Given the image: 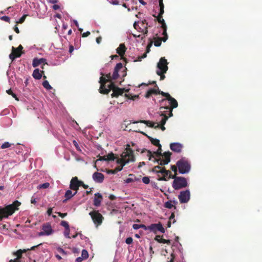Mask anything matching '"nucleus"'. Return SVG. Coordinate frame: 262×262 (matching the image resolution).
Listing matches in <instances>:
<instances>
[{
  "label": "nucleus",
  "mask_w": 262,
  "mask_h": 262,
  "mask_svg": "<svg viewBox=\"0 0 262 262\" xmlns=\"http://www.w3.org/2000/svg\"><path fill=\"white\" fill-rule=\"evenodd\" d=\"M122 68V63H118L116 65L112 75L110 74H107L106 75L107 79L103 76L100 77L99 82L100 83V92L101 93L108 94L111 90H112L113 91L112 94L113 97H117L123 93L124 89L116 87L112 83L106 84L107 81L115 80L118 77V72Z\"/></svg>",
  "instance_id": "nucleus-1"
},
{
  "label": "nucleus",
  "mask_w": 262,
  "mask_h": 262,
  "mask_svg": "<svg viewBox=\"0 0 262 262\" xmlns=\"http://www.w3.org/2000/svg\"><path fill=\"white\" fill-rule=\"evenodd\" d=\"M135 161V158L133 155V151L129 148H126L121 155L120 158H117L116 163L119 166L116 167L115 169L111 170L108 173L115 174V173L121 171L123 167L127 163Z\"/></svg>",
  "instance_id": "nucleus-2"
},
{
  "label": "nucleus",
  "mask_w": 262,
  "mask_h": 262,
  "mask_svg": "<svg viewBox=\"0 0 262 262\" xmlns=\"http://www.w3.org/2000/svg\"><path fill=\"white\" fill-rule=\"evenodd\" d=\"M160 119H158V121H159L160 123L159 122H152L150 121H146V120H142L140 121H136L134 123H138L141 122L145 124L147 126L150 127H154V128H159L160 127L161 129L162 130H164L165 129V127L164 126V125L165 124L167 120L168 119V117L166 115L164 114H161L160 115Z\"/></svg>",
  "instance_id": "nucleus-3"
},
{
  "label": "nucleus",
  "mask_w": 262,
  "mask_h": 262,
  "mask_svg": "<svg viewBox=\"0 0 262 262\" xmlns=\"http://www.w3.org/2000/svg\"><path fill=\"white\" fill-rule=\"evenodd\" d=\"M20 205L18 201H15L12 204L9 205L5 208H0V217L7 218L9 215H12L16 210H17V207Z\"/></svg>",
  "instance_id": "nucleus-4"
},
{
  "label": "nucleus",
  "mask_w": 262,
  "mask_h": 262,
  "mask_svg": "<svg viewBox=\"0 0 262 262\" xmlns=\"http://www.w3.org/2000/svg\"><path fill=\"white\" fill-rule=\"evenodd\" d=\"M168 62L165 57L160 58L159 62L157 64V74L160 76V80H163L165 78L164 75L168 70Z\"/></svg>",
  "instance_id": "nucleus-5"
},
{
  "label": "nucleus",
  "mask_w": 262,
  "mask_h": 262,
  "mask_svg": "<svg viewBox=\"0 0 262 262\" xmlns=\"http://www.w3.org/2000/svg\"><path fill=\"white\" fill-rule=\"evenodd\" d=\"M179 171L181 174L188 173L190 170V164L187 159L183 158L177 162Z\"/></svg>",
  "instance_id": "nucleus-6"
},
{
  "label": "nucleus",
  "mask_w": 262,
  "mask_h": 262,
  "mask_svg": "<svg viewBox=\"0 0 262 262\" xmlns=\"http://www.w3.org/2000/svg\"><path fill=\"white\" fill-rule=\"evenodd\" d=\"M172 179H174L172 183V187L176 190H178L186 187L188 183L186 179L184 177H172Z\"/></svg>",
  "instance_id": "nucleus-7"
},
{
  "label": "nucleus",
  "mask_w": 262,
  "mask_h": 262,
  "mask_svg": "<svg viewBox=\"0 0 262 262\" xmlns=\"http://www.w3.org/2000/svg\"><path fill=\"white\" fill-rule=\"evenodd\" d=\"M54 232L51 225L47 223L42 225L41 231L38 233L39 236H49L52 235Z\"/></svg>",
  "instance_id": "nucleus-8"
},
{
  "label": "nucleus",
  "mask_w": 262,
  "mask_h": 262,
  "mask_svg": "<svg viewBox=\"0 0 262 262\" xmlns=\"http://www.w3.org/2000/svg\"><path fill=\"white\" fill-rule=\"evenodd\" d=\"M89 214L91 215L94 223L96 226H98L101 224L103 217L97 211L90 212Z\"/></svg>",
  "instance_id": "nucleus-9"
},
{
  "label": "nucleus",
  "mask_w": 262,
  "mask_h": 262,
  "mask_svg": "<svg viewBox=\"0 0 262 262\" xmlns=\"http://www.w3.org/2000/svg\"><path fill=\"white\" fill-rule=\"evenodd\" d=\"M134 27L136 30H139L140 32H143L144 36L146 35L148 33L147 30V23L146 20H144L141 23V26L138 25V22H135Z\"/></svg>",
  "instance_id": "nucleus-10"
},
{
  "label": "nucleus",
  "mask_w": 262,
  "mask_h": 262,
  "mask_svg": "<svg viewBox=\"0 0 262 262\" xmlns=\"http://www.w3.org/2000/svg\"><path fill=\"white\" fill-rule=\"evenodd\" d=\"M190 193L189 190L181 191L178 198L181 203H187L190 200Z\"/></svg>",
  "instance_id": "nucleus-11"
},
{
  "label": "nucleus",
  "mask_w": 262,
  "mask_h": 262,
  "mask_svg": "<svg viewBox=\"0 0 262 262\" xmlns=\"http://www.w3.org/2000/svg\"><path fill=\"white\" fill-rule=\"evenodd\" d=\"M42 244H38V245L37 246H32V247H31L30 249H28L27 250H26V249H24L23 250V251L21 250H18L15 253V255L16 256H17V258H15V259H11L10 260V262H18V259L21 257V254H22V253L23 252H26L27 251V250H35V249L36 248H38L39 249H40L41 248H42Z\"/></svg>",
  "instance_id": "nucleus-12"
},
{
  "label": "nucleus",
  "mask_w": 262,
  "mask_h": 262,
  "mask_svg": "<svg viewBox=\"0 0 262 262\" xmlns=\"http://www.w3.org/2000/svg\"><path fill=\"white\" fill-rule=\"evenodd\" d=\"M149 230L151 232H153L155 233H156L157 231H160L161 233L165 232V229L162 226V225L161 223L158 224H152L149 226Z\"/></svg>",
  "instance_id": "nucleus-13"
},
{
  "label": "nucleus",
  "mask_w": 262,
  "mask_h": 262,
  "mask_svg": "<svg viewBox=\"0 0 262 262\" xmlns=\"http://www.w3.org/2000/svg\"><path fill=\"white\" fill-rule=\"evenodd\" d=\"M23 49V47L21 45H19L17 48L12 47V52L9 55L10 58L12 60H13L16 57H20L21 54V50Z\"/></svg>",
  "instance_id": "nucleus-14"
},
{
  "label": "nucleus",
  "mask_w": 262,
  "mask_h": 262,
  "mask_svg": "<svg viewBox=\"0 0 262 262\" xmlns=\"http://www.w3.org/2000/svg\"><path fill=\"white\" fill-rule=\"evenodd\" d=\"M157 20H158V22L161 24V27L163 29L162 34L164 35V37L163 38L162 40L163 41L165 42L166 41V40L168 38V36H167V35L166 33V29H167L166 25L165 23L164 19L162 18V16H160L158 15Z\"/></svg>",
  "instance_id": "nucleus-15"
},
{
  "label": "nucleus",
  "mask_w": 262,
  "mask_h": 262,
  "mask_svg": "<svg viewBox=\"0 0 262 262\" xmlns=\"http://www.w3.org/2000/svg\"><path fill=\"white\" fill-rule=\"evenodd\" d=\"M81 183H82V181H79L77 177H74L71 180L70 188L71 189L77 192V190L79 187L81 186Z\"/></svg>",
  "instance_id": "nucleus-16"
},
{
  "label": "nucleus",
  "mask_w": 262,
  "mask_h": 262,
  "mask_svg": "<svg viewBox=\"0 0 262 262\" xmlns=\"http://www.w3.org/2000/svg\"><path fill=\"white\" fill-rule=\"evenodd\" d=\"M161 94L163 96L166 97V99L168 100L170 104L171 105V107L172 108H176L178 106V102L175 99L171 97L168 93H164L163 92H161Z\"/></svg>",
  "instance_id": "nucleus-17"
},
{
  "label": "nucleus",
  "mask_w": 262,
  "mask_h": 262,
  "mask_svg": "<svg viewBox=\"0 0 262 262\" xmlns=\"http://www.w3.org/2000/svg\"><path fill=\"white\" fill-rule=\"evenodd\" d=\"M92 178L95 182L101 183L104 180V176L102 173L95 172L93 173Z\"/></svg>",
  "instance_id": "nucleus-18"
},
{
  "label": "nucleus",
  "mask_w": 262,
  "mask_h": 262,
  "mask_svg": "<svg viewBox=\"0 0 262 262\" xmlns=\"http://www.w3.org/2000/svg\"><path fill=\"white\" fill-rule=\"evenodd\" d=\"M154 170L157 172L162 173L164 177L171 178L170 177L171 172L169 170H166L163 168H161L160 166H156Z\"/></svg>",
  "instance_id": "nucleus-19"
},
{
  "label": "nucleus",
  "mask_w": 262,
  "mask_h": 262,
  "mask_svg": "<svg viewBox=\"0 0 262 262\" xmlns=\"http://www.w3.org/2000/svg\"><path fill=\"white\" fill-rule=\"evenodd\" d=\"M183 147V144L178 142L172 143L170 145L171 150L176 152H180Z\"/></svg>",
  "instance_id": "nucleus-20"
},
{
  "label": "nucleus",
  "mask_w": 262,
  "mask_h": 262,
  "mask_svg": "<svg viewBox=\"0 0 262 262\" xmlns=\"http://www.w3.org/2000/svg\"><path fill=\"white\" fill-rule=\"evenodd\" d=\"M41 64H48V63L47 62V59L43 58H34L32 62V66L33 67H36L39 66Z\"/></svg>",
  "instance_id": "nucleus-21"
},
{
  "label": "nucleus",
  "mask_w": 262,
  "mask_h": 262,
  "mask_svg": "<svg viewBox=\"0 0 262 262\" xmlns=\"http://www.w3.org/2000/svg\"><path fill=\"white\" fill-rule=\"evenodd\" d=\"M102 201V195L99 193L95 194L94 205L96 206H99Z\"/></svg>",
  "instance_id": "nucleus-22"
},
{
  "label": "nucleus",
  "mask_w": 262,
  "mask_h": 262,
  "mask_svg": "<svg viewBox=\"0 0 262 262\" xmlns=\"http://www.w3.org/2000/svg\"><path fill=\"white\" fill-rule=\"evenodd\" d=\"M43 71H40L38 69H36L34 70L32 76L35 79H40L42 77V73Z\"/></svg>",
  "instance_id": "nucleus-23"
},
{
  "label": "nucleus",
  "mask_w": 262,
  "mask_h": 262,
  "mask_svg": "<svg viewBox=\"0 0 262 262\" xmlns=\"http://www.w3.org/2000/svg\"><path fill=\"white\" fill-rule=\"evenodd\" d=\"M77 193L76 191H75L74 193L72 192L71 190H68L64 194V196L66 198L65 200L63 201V203H65L67 200L70 199L72 197L75 195Z\"/></svg>",
  "instance_id": "nucleus-24"
},
{
  "label": "nucleus",
  "mask_w": 262,
  "mask_h": 262,
  "mask_svg": "<svg viewBox=\"0 0 262 262\" xmlns=\"http://www.w3.org/2000/svg\"><path fill=\"white\" fill-rule=\"evenodd\" d=\"M170 155L168 154H165L164 157L160 161V165H166L170 162Z\"/></svg>",
  "instance_id": "nucleus-25"
},
{
  "label": "nucleus",
  "mask_w": 262,
  "mask_h": 262,
  "mask_svg": "<svg viewBox=\"0 0 262 262\" xmlns=\"http://www.w3.org/2000/svg\"><path fill=\"white\" fill-rule=\"evenodd\" d=\"M151 143L154 145L159 147V149H158L157 151V152H155L154 153L156 154L157 155H161L160 150H161V145L159 143V140H158V139H152L151 140Z\"/></svg>",
  "instance_id": "nucleus-26"
},
{
  "label": "nucleus",
  "mask_w": 262,
  "mask_h": 262,
  "mask_svg": "<svg viewBox=\"0 0 262 262\" xmlns=\"http://www.w3.org/2000/svg\"><path fill=\"white\" fill-rule=\"evenodd\" d=\"M125 50L126 48L125 46L123 44H121L117 49V52L119 55L123 56L125 52Z\"/></svg>",
  "instance_id": "nucleus-27"
},
{
  "label": "nucleus",
  "mask_w": 262,
  "mask_h": 262,
  "mask_svg": "<svg viewBox=\"0 0 262 262\" xmlns=\"http://www.w3.org/2000/svg\"><path fill=\"white\" fill-rule=\"evenodd\" d=\"M155 240L160 243L167 244L170 243L169 240L163 239L159 235H157L156 236Z\"/></svg>",
  "instance_id": "nucleus-28"
},
{
  "label": "nucleus",
  "mask_w": 262,
  "mask_h": 262,
  "mask_svg": "<svg viewBox=\"0 0 262 262\" xmlns=\"http://www.w3.org/2000/svg\"><path fill=\"white\" fill-rule=\"evenodd\" d=\"M53 248L56 249L58 253L62 255H66L67 254V252L62 248L57 245H55Z\"/></svg>",
  "instance_id": "nucleus-29"
},
{
  "label": "nucleus",
  "mask_w": 262,
  "mask_h": 262,
  "mask_svg": "<svg viewBox=\"0 0 262 262\" xmlns=\"http://www.w3.org/2000/svg\"><path fill=\"white\" fill-rule=\"evenodd\" d=\"M50 186V183L48 182L42 184H39L37 186L38 189H45L48 188Z\"/></svg>",
  "instance_id": "nucleus-30"
},
{
  "label": "nucleus",
  "mask_w": 262,
  "mask_h": 262,
  "mask_svg": "<svg viewBox=\"0 0 262 262\" xmlns=\"http://www.w3.org/2000/svg\"><path fill=\"white\" fill-rule=\"evenodd\" d=\"M159 7H160V12L159 13V16H162L164 13V4L163 3V0H159Z\"/></svg>",
  "instance_id": "nucleus-31"
},
{
  "label": "nucleus",
  "mask_w": 262,
  "mask_h": 262,
  "mask_svg": "<svg viewBox=\"0 0 262 262\" xmlns=\"http://www.w3.org/2000/svg\"><path fill=\"white\" fill-rule=\"evenodd\" d=\"M42 85L47 90H50L52 89V86L47 80H45L42 82Z\"/></svg>",
  "instance_id": "nucleus-32"
},
{
  "label": "nucleus",
  "mask_w": 262,
  "mask_h": 262,
  "mask_svg": "<svg viewBox=\"0 0 262 262\" xmlns=\"http://www.w3.org/2000/svg\"><path fill=\"white\" fill-rule=\"evenodd\" d=\"M156 93H157V90H155V89H150L149 91H148V92H147V93H146V94L145 95V97L146 98H149L152 94H156Z\"/></svg>",
  "instance_id": "nucleus-33"
},
{
  "label": "nucleus",
  "mask_w": 262,
  "mask_h": 262,
  "mask_svg": "<svg viewBox=\"0 0 262 262\" xmlns=\"http://www.w3.org/2000/svg\"><path fill=\"white\" fill-rule=\"evenodd\" d=\"M173 206V204L171 201L166 202L164 204V207L168 209L171 208Z\"/></svg>",
  "instance_id": "nucleus-34"
},
{
  "label": "nucleus",
  "mask_w": 262,
  "mask_h": 262,
  "mask_svg": "<svg viewBox=\"0 0 262 262\" xmlns=\"http://www.w3.org/2000/svg\"><path fill=\"white\" fill-rule=\"evenodd\" d=\"M89 256V254L86 250H83L81 252V256L83 259H86Z\"/></svg>",
  "instance_id": "nucleus-35"
},
{
  "label": "nucleus",
  "mask_w": 262,
  "mask_h": 262,
  "mask_svg": "<svg viewBox=\"0 0 262 262\" xmlns=\"http://www.w3.org/2000/svg\"><path fill=\"white\" fill-rule=\"evenodd\" d=\"M146 152V155L148 157V160H151L152 158V155L151 152L149 150H144L142 151V152Z\"/></svg>",
  "instance_id": "nucleus-36"
},
{
  "label": "nucleus",
  "mask_w": 262,
  "mask_h": 262,
  "mask_svg": "<svg viewBox=\"0 0 262 262\" xmlns=\"http://www.w3.org/2000/svg\"><path fill=\"white\" fill-rule=\"evenodd\" d=\"M11 144L9 143L8 142H4L1 146L2 149H5L7 148H9L11 146Z\"/></svg>",
  "instance_id": "nucleus-37"
},
{
  "label": "nucleus",
  "mask_w": 262,
  "mask_h": 262,
  "mask_svg": "<svg viewBox=\"0 0 262 262\" xmlns=\"http://www.w3.org/2000/svg\"><path fill=\"white\" fill-rule=\"evenodd\" d=\"M64 235L66 237L70 238V228L65 229L64 231Z\"/></svg>",
  "instance_id": "nucleus-38"
},
{
  "label": "nucleus",
  "mask_w": 262,
  "mask_h": 262,
  "mask_svg": "<svg viewBox=\"0 0 262 262\" xmlns=\"http://www.w3.org/2000/svg\"><path fill=\"white\" fill-rule=\"evenodd\" d=\"M61 225L64 227L65 229L69 228V224L67 221H62L61 222Z\"/></svg>",
  "instance_id": "nucleus-39"
},
{
  "label": "nucleus",
  "mask_w": 262,
  "mask_h": 262,
  "mask_svg": "<svg viewBox=\"0 0 262 262\" xmlns=\"http://www.w3.org/2000/svg\"><path fill=\"white\" fill-rule=\"evenodd\" d=\"M26 16V15H24L21 18L16 21V23H23L25 21Z\"/></svg>",
  "instance_id": "nucleus-40"
},
{
  "label": "nucleus",
  "mask_w": 262,
  "mask_h": 262,
  "mask_svg": "<svg viewBox=\"0 0 262 262\" xmlns=\"http://www.w3.org/2000/svg\"><path fill=\"white\" fill-rule=\"evenodd\" d=\"M142 182L146 184H148L150 182L149 178L147 177H144L142 178Z\"/></svg>",
  "instance_id": "nucleus-41"
},
{
  "label": "nucleus",
  "mask_w": 262,
  "mask_h": 262,
  "mask_svg": "<svg viewBox=\"0 0 262 262\" xmlns=\"http://www.w3.org/2000/svg\"><path fill=\"white\" fill-rule=\"evenodd\" d=\"M107 160H114L115 159V157L113 154H108L107 156V158L105 159Z\"/></svg>",
  "instance_id": "nucleus-42"
},
{
  "label": "nucleus",
  "mask_w": 262,
  "mask_h": 262,
  "mask_svg": "<svg viewBox=\"0 0 262 262\" xmlns=\"http://www.w3.org/2000/svg\"><path fill=\"white\" fill-rule=\"evenodd\" d=\"M154 44H155V46H157V47L160 46L161 44V39H157V40H155Z\"/></svg>",
  "instance_id": "nucleus-43"
},
{
  "label": "nucleus",
  "mask_w": 262,
  "mask_h": 262,
  "mask_svg": "<svg viewBox=\"0 0 262 262\" xmlns=\"http://www.w3.org/2000/svg\"><path fill=\"white\" fill-rule=\"evenodd\" d=\"M125 243L127 244H130L133 243V238L130 237H127L125 240Z\"/></svg>",
  "instance_id": "nucleus-44"
},
{
  "label": "nucleus",
  "mask_w": 262,
  "mask_h": 262,
  "mask_svg": "<svg viewBox=\"0 0 262 262\" xmlns=\"http://www.w3.org/2000/svg\"><path fill=\"white\" fill-rule=\"evenodd\" d=\"M1 19L3 20H4L7 22H9L10 20V18L7 16H4L1 17Z\"/></svg>",
  "instance_id": "nucleus-45"
},
{
  "label": "nucleus",
  "mask_w": 262,
  "mask_h": 262,
  "mask_svg": "<svg viewBox=\"0 0 262 262\" xmlns=\"http://www.w3.org/2000/svg\"><path fill=\"white\" fill-rule=\"evenodd\" d=\"M133 228L135 230L139 229L141 228V225L134 224L133 226Z\"/></svg>",
  "instance_id": "nucleus-46"
},
{
  "label": "nucleus",
  "mask_w": 262,
  "mask_h": 262,
  "mask_svg": "<svg viewBox=\"0 0 262 262\" xmlns=\"http://www.w3.org/2000/svg\"><path fill=\"white\" fill-rule=\"evenodd\" d=\"M73 144L78 150H81L78 143L76 141H73Z\"/></svg>",
  "instance_id": "nucleus-47"
},
{
  "label": "nucleus",
  "mask_w": 262,
  "mask_h": 262,
  "mask_svg": "<svg viewBox=\"0 0 262 262\" xmlns=\"http://www.w3.org/2000/svg\"><path fill=\"white\" fill-rule=\"evenodd\" d=\"M149 226H146L145 225L141 224V228L145 230H149Z\"/></svg>",
  "instance_id": "nucleus-48"
},
{
  "label": "nucleus",
  "mask_w": 262,
  "mask_h": 262,
  "mask_svg": "<svg viewBox=\"0 0 262 262\" xmlns=\"http://www.w3.org/2000/svg\"><path fill=\"white\" fill-rule=\"evenodd\" d=\"M132 182H133V179L130 178H128L125 180V183H129Z\"/></svg>",
  "instance_id": "nucleus-49"
},
{
  "label": "nucleus",
  "mask_w": 262,
  "mask_h": 262,
  "mask_svg": "<svg viewBox=\"0 0 262 262\" xmlns=\"http://www.w3.org/2000/svg\"><path fill=\"white\" fill-rule=\"evenodd\" d=\"M174 214H173V213H172V214H171V215H170V217H169V221H170V222H171V221L172 220H173V223H174L176 222V221H175V220H174Z\"/></svg>",
  "instance_id": "nucleus-50"
},
{
  "label": "nucleus",
  "mask_w": 262,
  "mask_h": 262,
  "mask_svg": "<svg viewBox=\"0 0 262 262\" xmlns=\"http://www.w3.org/2000/svg\"><path fill=\"white\" fill-rule=\"evenodd\" d=\"M58 214L62 218L64 217L67 215V213H60V212H58Z\"/></svg>",
  "instance_id": "nucleus-51"
},
{
  "label": "nucleus",
  "mask_w": 262,
  "mask_h": 262,
  "mask_svg": "<svg viewBox=\"0 0 262 262\" xmlns=\"http://www.w3.org/2000/svg\"><path fill=\"white\" fill-rule=\"evenodd\" d=\"M111 3L114 5H118L119 4V1L118 0H114Z\"/></svg>",
  "instance_id": "nucleus-52"
},
{
  "label": "nucleus",
  "mask_w": 262,
  "mask_h": 262,
  "mask_svg": "<svg viewBox=\"0 0 262 262\" xmlns=\"http://www.w3.org/2000/svg\"><path fill=\"white\" fill-rule=\"evenodd\" d=\"M90 34V32L89 31H87L86 32L83 33L82 35V37H85L88 36Z\"/></svg>",
  "instance_id": "nucleus-53"
},
{
  "label": "nucleus",
  "mask_w": 262,
  "mask_h": 262,
  "mask_svg": "<svg viewBox=\"0 0 262 262\" xmlns=\"http://www.w3.org/2000/svg\"><path fill=\"white\" fill-rule=\"evenodd\" d=\"M83 258L82 257H78L76 259V262H81L83 260Z\"/></svg>",
  "instance_id": "nucleus-54"
},
{
  "label": "nucleus",
  "mask_w": 262,
  "mask_h": 262,
  "mask_svg": "<svg viewBox=\"0 0 262 262\" xmlns=\"http://www.w3.org/2000/svg\"><path fill=\"white\" fill-rule=\"evenodd\" d=\"M53 9L55 10H58L59 9V6L58 5H54L53 6Z\"/></svg>",
  "instance_id": "nucleus-55"
},
{
  "label": "nucleus",
  "mask_w": 262,
  "mask_h": 262,
  "mask_svg": "<svg viewBox=\"0 0 262 262\" xmlns=\"http://www.w3.org/2000/svg\"><path fill=\"white\" fill-rule=\"evenodd\" d=\"M49 3L52 4H56L58 2V0H47Z\"/></svg>",
  "instance_id": "nucleus-56"
},
{
  "label": "nucleus",
  "mask_w": 262,
  "mask_h": 262,
  "mask_svg": "<svg viewBox=\"0 0 262 262\" xmlns=\"http://www.w3.org/2000/svg\"><path fill=\"white\" fill-rule=\"evenodd\" d=\"M171 168L172 170H173V171L176 172L177 171V166H176L174 165H172V166H171Z\"/></svg>",
  "instance_id": "nucleus-57"
},
{
  "label": "nucleus",
  "mask_w": 262,
  "mask_h": 262,
  "mask_svg": "<svg viewBox=\"0 0 262 262\" xmlns=\"http://www.w3.org/2000/svg\"><path fill=\"white\" fill-rule=\"evenodd\" d=\"M52 212V209L49 208L47 211V213L49 215H51Z\"/></svg>",
  "instance_id": "nucleus-58"
},
{
  "label": "nucleus",
  "mask_w": 262,
  "mask_h": 262,
  "mask_svg": "<svg viewBox=\"0 0 262 262\" xmlns=\"http://www.w3.org/2000/svg\"><path fill=\"white\" fill-rule=\"evenodd\" d=\"M101 41V37H98L96 38V42L97 43H100Z\"/></svg>",
  "instance_id": "nucleus-59"
},
{
  "label": "nucleus",
  "mask_w": 262,
  "mask_h": 262,
  "mask_svg": "<svg viewBox=\"0 0 262 262\" xmlns=\"http://www.w3.org/2000/svg\"><path fill=\"white\" fill-rule=\"evenodd\" d=\"M55 257L58 259L61 260L62 259V257L58 254H55Z\"/></svg>",
  "instance_id": "nucleus-60"
},
{
  "label": "nucleus",
  "mask_w": 262,
  "mask_h": 262,
  "mask_svg": "<svg viewBox=\"0 0 262 262\" xmlns=\"http://www.w3.org/2000/svg\"><path fill=\"white\" fill-rule=\"evenodd\" d=\"M81 186H82L84 188L86 189L88 188V186L84 184L83 182L81 184Z\"/></svg>",
  "instance_id": "nucleus-61"
},
{
  "label": "nucleus",
  "mask_w": 262,
  "mask_h": 262,
  "mask_svg": "<svg viewBox=\"0 0 262 262\" xmlns=\"http://www.w3.org/2000/svg\"><path fill=\"white\" fill-rule=\"evenodd\" d=\"M7 93L9 95H11L13 94V92L11 91V89L10 90H8L6 91Z\"/></svg>",
  "instance_id": "nucleus-62"
},
{
  "label": "nucleus",
  "mask_w": 262,
  "mask_h": 262,
  "mask_svg": "<svg viewBox=\"0 0 262 262\" xmlns=\"http://www.w3.org/2000/svg\"><path fill=\"white\" fill-rule=\"evenodd\" d=\"M139 2L140 4H141L143 5H145L146 3L143 1V0H139Z\"/></svg>",
  "instance_id": "nucleus-63"
},
{
  "label": "nucleus",
  "mask_w": 262,
  "mask_h": 262,
  "mask_svg": "<svg viewBox=\"0 0 262 262\" xmlns=\"http://www.w3.org/2000/svg\"><path fill=\"white\" fill-rule=\"evenodd\" d=\"M73 50H74L73 47V46H70V49H69V52L70 53H72L73 51Z\"/></svg>",
  "instance_id": "nucleus-64"
}]
</instances>
